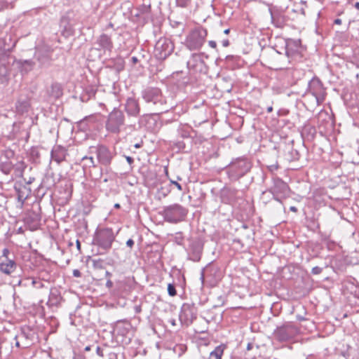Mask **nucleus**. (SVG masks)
Returning <instances> with one entry per match:
<instances>
[{"label": "nucleus", "mask_w": 359, "mask_h": 359, "mask_svg": "<svg viewBox=\"0 0 359 359\" xmlns=\"http://www.w3.org/2000/svg\"><path fill=\"white\" fill-rule=\"evenodd\" d=\"M116 236L113 230L110 228H100L97 229L93 238V244L97 245L103 252L100 254L102 255L108 252L112 246Z\"/></svg>", "instance_id": "1"}, {"label": "nucleus", "mask_w": 359, "mask_h": 359, "mask_svg": "<svg viewBox=\"0 0 359 359\" xmlns=\"http://www.w3.org/2000/svg\"><path fill=\"white\" fill-rule=\"evenodd\" d=\"M252 168L251 162L245 157L233 160L228 166V174L233 180H237L244 176Z\"/></svg>", "instance_id": "2"}, {"label": "nucleus", "mask_w": 359, "mask_h": 359, "mask_svg": "<svg viewBox=\"0 0 359 359\" xmlns=\"http://www.w3.org/2000/svg\"><path fill=\"white\" fill-rule=\"evenodd\" d=\"M187 210L180 204L175 203L163 208L161 215L165 221L176 224L183 221L187 215Z\"/></svg>", "instance_id": "3"}, {"label": "nucleus", "mask_w": 359, "mask_h": 359, "mask_svg": "<svg viewBox=\"0 0 359 359\" xmlns=\"http://www.w3.org/2000/svg\"><path fill=\"white\" fill-rule=\"evenodd\" d=\"M207 35V30L202 27L191 30L185 40L187 48L190 50H199L204 44Z\"/></svg>", "instance_id": "4"}, {"label": "nucleus", "mask_w": 359, "mask_h": 359, "mask_svg": "<svg viewBox=\"0 0 359 359\" xmlns=\"http://www.w3.org/2000/svg\"><path fill=\"white\" fill-rule=\"evenodd\" d=\"M125 124V115L123 112L117 108H114L107 116L105 123L106 130L111 133H119L121 128Z\"/></svg>", "instance_id": "5"}, {"label": "nucleus", "mask_w": 359, "mask_h": 359, "mask_svg": "<svg viewBox=\"0 0 359 359\" xmlns=\"http://www.w3.org/2000/svg\"><path fill=\"white\" fill-rule=\"evenodd\" d=\"M269 191L273 195V198L280 203L289 198L290 196V189L287 184L281 179L276 178L273 180V184Z\"/></svg>", "instance_id": "6"}, {"label": "nucleus", "mask_w": 359, "mask_h": 359, "mask_svg": "<svg viewBox=\"0 0 359 359\" xmlns=\"http://www.w3.org/2000/svg\"><path fill=\"white\" fill-rule=\"evenodd\" d=\"M90 152L95 154L98 163L106 167L111 164L115 156V153L103 144L90 147Z\"/></svg>", "instance_id": "7"}, {"label": "nucleus", "mask_w": 359, "mask_h": 359, "mask_svg": "<svg viewBox=\"0 0 359 359\" xmlns=\"http://www.w3.org/2000/svg\"><path fill=\"white\" fill-rule=\"evenodd\" d=\"M174 45L166 38H161L155 45L154 53L157 59L165 60L173 51Z\"/></svg>", "instance_id": "8"}, {"label": "nucleus", "mask_w": 359, "mask_h": 359, "mask_svg": "<svg viewBox=\"0 0 359 359\" xmlns=\"http://www.w3.org/2000/svg\"><path fill=\"white\" fill-rule=\"evenodd\" d=\"M307 91L315 97L318 105L321 104L324 102L326 93L320 80L312 79L309 83Z\"/></svg>", "instance_id": "9"}, {"label": "nucleus", "mask_w": 359, "mask_h": 359, "mask_svg": "<svg viewBox=\"0 0 359 359\" xmlns=\"http://www.w3.org/2000/svg\"><path fill=\"white\" fill-rule=\"evenodd\" d=\"M10 251L4 248L2 255L0 256V271L6 275L13 273L17 267L16 262L9 257Z\"/></svg>", "instance_id": "10"}, {"label": "nucleus", "mask_w": 359, "mask_h": 359, "mask_svg": "<svg viewBox=\"0 0 359 359\" xmlns=\"http://www.w3.org/2000/svg\"><path fill=\"white\" fill-rule=\"evenodd\" d=\"M142 97L147 102H152L154 104L163 105L165 100L161 90L158 88H147L142 91Z\"/></svg>", "instance_id": "11"}, {"label": "nucleus", "mask_w": 359, "mask_h": 359, "mask_svg": "<svg viewBox=\"0 0 359 359\" xmlns=\"http://www.w3.org/2000/svg\"><path fill=\"white\" fill-rule=\"evenodd\" d=\"M41 217L40 214L38 212L32 210L26 213L24 218V222L29 230L34 231L39 229L41 224Z\"/></svg>", "instance_id": "12"}, {"label": "nucleus", "mask_w": 359, "mask_h": 359, "mask_svg": "<svg viewBox=\"0 0 359 359\" xmlns=\"http://www.w3.org/2000/svg\"><path fill=\"white\" fill-rule=\"evenodd\" d=\"M296 330L292 326H283L278 327L274 332V337L280 341H287L292 338Z\"/></svg>", "instance_id": "13"}, {"label": "nucleus", "mask_w": 359, "mask_h": 359, "mask_svg": "<svg viewBox=\"0 0 359 359\" xmlns=\"http://www.w3.org/2000/svg\"><path fill=\"white\" fill-rule=\"evenodd\" d=\"M95 44L98 46L97 48L99 50H103L104 53L106 51L111 52L114 44L112 40L109 36L106 34H101L96 41Z\"/></svg>", "instance_id": "14"}, {"label": "nucleus", "mask_w": 359, "mask_h": 359, "mask_svg": "<svg viewBox=\"0 0 359 359\" xmlns=\"http://www.w3.org/2000/svg\"><path fill=\"white\" fill-rule=\"evenodd\" d=\"M125 110L128 116H137L140 112L138 101L133 97L128 98L125 104Z\"/></svg>", "instance_id": "15"}, {"label": "nucleus", "mask_w": 359, "mask_h": 359, "mask_svg": "<svg viewBox=\"0 0 359 359\" xmlns=\"http://www.w3.org/2000/svg\"><path fill=\"white\" fill-rule=\"evenodd\" d=\"M50 154L52 160L59 164L65 160L67 151L65 147L60 145H55L52 149Z\"/></svg>", "instance_id": "16"}, {"label": "nucleus", "mask_w": 359, "mask_h": 359, "mask_svg": "<svg viewBox=\"0 0 359 359\" xmlns=\"http://www.w3.org/2000/svg\"><path fill=\"white\" fill-rule=\"evenodd\" d=\"M16 41H13L11 35L0 38V53L10 52L15 46Z\"/></svg>", "instance_id": "17"}, {"label": "nucleus", "mask_w": 359, "mask_h": 359, "mask_svg": "<svg viewBox=\"0 0 359 359\" xmlns=\"http://www.w3.org/2000/svg\"><path fill=\"white\" fill-rule=\"evenodd\" d=\"M36 59L40 63L41 66L48 65L50 62V54L45 50H36L35 55Z\"/></svg>", "instance_id": "18"}, {"label": "nucleus", "mask_w": 359, "mask_h": 359, "mask_svg": "<svg viewBox=\"0 0 359 359\" xmlns=\"http://www.w3.org/2000/svg\"><path fill=\"white\" fill-rule=\"evenodd\" d=\"M30 101L28 99H19L15 104L16 112L19 114L27 113L30 108Z\"/></svg>", "instance_id": "19"}, {"label": "nucleus", "mask_w": 359, "mask_h": 359, "mask_svg": "<svg viewBox=\"0 0 359 359\" xmlns=\"http://www.w3.org/2000/svg\"><path fill=\"white\" fill-rule=\"evenodd\" d=\"M187 316H176L175 318H170L168 319V323H170L172 327L185 325L188 326L191 323V319L190 320L187 319Z\"/></svg>", "instance_id": "20"}, {"label": "nucleus", "mask_w": 359, "mask_h": 359, "mask_svg": "<svg viewBox=\"0 0 359 359\" xmlns=\"http://www.w3.org/2000/svg\"><path fill=\"white\" fill-rule=\"evenodd\" d=\"M48 95L54 99H57L62 95V88L58 83H53L48 90Z\"/></svg>", "instance_id": "21"}, {"label": "nucleus", "mask_w": 359, "mask_h": 359, "mask_svg": "<svg viewBox=\"0 0 359 359\" xmlns=\"http://www.w3.org/2000/svg\"><path fill=\"white\" fill-rule=\"evenodd\" d=\"M271 21L276 27L281 28L286 23V18L280 13H271Z\"/></svg>", "instance_id": "22"}, {"label": "nucleus", "mask_w": 359, "mask_h": 359, "mask_svg": "<svg viewBox=\"0 0 359 359\" xmlns=\"http://www.w3.org/2000/svg\"><path fill=\"white\" fill-rule=\"evenodd\" d=\"M225 346L223 344L217 346L210 354L209 359H222Z\"/></svg>", "instance_id": "23"}, {"label": "nucleus", "mask_w": 359, "mask_h": 359, "mask_svg": "<svg viewBox=\"0 0 359 359\" xmlns=\"http://www.w3.org/2000/svg\"><path fill=\"white\" fill-rule=\"evenodd\" d=\"M194 131L193 129L189 126H182L178 129V133L180 137L182 138H189L191 137V133H194Z\"/></svg>", "instance_id": "24"}, {"label": "nucleus", "mask_w": 359, "mask_h": 359, "mask_svg": "<svg viewBox=\"0 0 359 359\" xmlns=\"http://www.w3.org/2000/svg\"><path fill=\"white\" fill-rule=\"evenodd\" d=\"M19 64L22 71L26 72L31 71L34 67V62L31 60H20Z\"/></svg>", "instance_id": "25"}, {"label": "nucleus", "mask_w": 359, "mask_h": 359, "mask_svg": "<svg viewBox=\"0 0 359 359\" xmlns=\"http://www.w3.org/2000/svg\"><path fill=\"white\" fill-rule=\"evenodd\" d=\"M0 168L4 173L9 174L13 169V165L10 161H6L5 162H1Z\"/></svg>", "instance_id": "26"}, {"label": "nucleus", "mask_w": 359, "mask_h": 359, "mask_svg": "<svg viewBox=\"0 0 359 359\" xmlns=\"http://www.w3.org/2000/svg\"><path fill=\"white\" fill-rule=\"evenodd\" d=\"M197 62H202L201 56L200 54L194 53L191 55V60L188 62L187 65L189 67L194 68L195 65H192L191 63Z\"/></svg>", "instance_id": "27"}, {"label": "nucleus", "mask_w": 359, "mask_h": 359, "mask_svg": "<svg viewBox=\"0 0 359 359\" xmlns=\"http://www.w3.org/2000/svg\"><path fill=\"white\" fill-rule=\"evenodd\" d=\"M182 312L184 314L187 312H189L191 314H194L195 313V307L190 304H184L182 306Z\"/></svg>", "instance_id": "28"}, {"label": "nucleus", "mask_w": 359, "mask_h": 359, "mask_svg": "<svg viewBox=\"0 0 359 359\" xmlns=\"http://www.w3.org/2000/svg\"><path fill=\"white\" fill-rule=\"evenodd\" d=\"M93 266L95 269H102L104 268V260L102 259H92Z\"/></svg>", "instance_id": "29"}, {"label": "nucleus", "mask_w": 359, "mask_h": 359, "mask_svg": "<svg viewBox=\"0 0 359 359\" xmlns=\"http://www.w3.org/2000/svg\"><path fill=\"white\" fill-rule=\"evenodd\" d=\"M32 285L33 287L37 289H41L45 287V285L43 283V282L41 280L40 278H32Z\"/></svg>", "instance_id": "30"}, {"label": "nucleus", "mask_w": 359, "mask_h": 359, "mask_svg": "<svg viewBox=\"0 0 359 359\" xmlns=\"http://www.w3.org/2000/svg\"><path fill=\"white\" fill-rule=\"evenodd\" d=\"M60 297L55 293L53 290L50 291L49 302H52V304H56L59 302Z\"/></svg>", "instance_id": "31"}, {"label": "nucleus", "mask_w": 359, "mask_h": 359, "mask_svg": "<svg viewBox=\"0 0 359 359\" xmlns=\"http://www.w3.org/2000/svg\"><path fill=\"white\" fill-rule=\"evenodd\" d=\"M83 161H88V163L87 164L89 167H96L97 165L95 164V160L93 156H84L82 158Z\"/></svg>", "instance_id": "32"}, {"label": "nucleus", "mask_w": 359, "mask_h": 359, "mask_svg": "<svg viewBox=\"0 0 359 359\" xmlns=\"http://www.w3.org/2000/svg\"><path fill=\"white\" fill-rule=\"evenodd\" d=\"M168 292L170 296L171 297H174L177 294V292H176V290H175V285L170 283L168 284Z\"/></svg>", "instance_id": "33"}, {"label": "nucleus", "mask_w": 359, "mask_h": 359, "mask_svg": "<svg viewBox=\"0 0 359 359\" xmlns=\"http://www.w3.org/2000/svg\"><path fill=\"white\" fill-rule=\"evenodd\" d=\"M191 2V0H176V4L177 6L185 8L187 7Z\"/></svg>", "instance_id": "34"}, {"label": "nucleus", "mask_w": 359, "mask_h": 359, "mask_svg": "<svg viewBox=\"0 0 359 359\" xmlns=\"http://www.w3.org/2000/svg\"><path fill=\"white\" fill-rule=\"evenodd\" d=\"M97 121V118L94 115H90L89 116L85 117L81 121V123H83L85 122H90V123H95Z\"/></svg>", "instance_id": "35"}, {"label": "nucleus", "mask_w": 359, "mask_h": 359, "mask_svg": "<svg viewBox=\"0 0 359 359\" xmlns=\"http://www.w3.org/2000/svg\"><path fill=\"white\" fill-rule=\"evenodd\" d=\"M323 269L322 268L319 266H315L312 269V273L315 275L320 274L322 272Z\"/></svg>", "instance_id": "36"}, {"label": "nucleus", "mask_w": 359, "mask_h": 359, "mask_svg": "<svg viewBox=\"0 0 359 359\" xmlns=\"http://www.w3.org/2000/svg\"><path fill=\"white\" fill-rule=\"evenodd\" d=\"M170 183L172 184H174L177 189L180 191H182V185L180 184H179L177 181H174L172 180H170Z\"/></svg>", "instance_id": "37"}, {"label": "nucleus", "mask_w": 359, "mask_h": 359, "mask_svg": "<svg viewBox=\"0 0 359 359\" xmlns=\"http://www.w3.org/2000/svg\"><path fill=\"white\" fill-rule=\"evenodd\" d=\"M73 276L76 278H79L81 276V273L78 269H74L73 271Z\"/></svg>", "instance_id": "38"}, {"label": "nucleus", "mask_w": 359, "mask_h": 359, "mask_svg": "<svg viewBox=\"0 0 359 359\" xmlns=\"http://www.w3.org/2000/svg\"><path fill=\"white\" fill-rule=\"evenodd\" d=\"M126 245L128 247L132 248L133 246L134 245V241L131 238L128 239L126 242Z\"/></svg>", "instance_id": "39"}, {"label": "nucleus", "mask_w": 359, "mask_h": 359, "mask_svg": "<svg viewBox=\"0 0 359 359\" xmlns=\"http://www.w3.org/2000/svg\"><path fill=\"white\" fill-rule=\"evenodd\" d=\"M176 146H177L180 149H184V147H185V144H184L183 142H178L177 143H176Z\"/></svg>", "instance_id": "40"}, {"label": "nucleus", "mask_w": 359, "mask_h": 359, "mask_svg": "<svg viewBox=\"0 0 359 359\" xmlns=\"http://www.w3.org/2000/svg\"><path fill=\"white\" fill-rule=\"evenodd\" d=\"M96 353L98 355H100L101 357L103 356V351L102 350V348L100 346H97Z\"/></svg>", "instance_id": "41"}, {"label": "nucleus", "mask_w": 359, "mask_h": 359, "mask_svg": "<svg viewBox=\"0 0 359 359\" xmlns=\"http://www.w3.org/2000/svg\"><path fill=\"white\" fill-rule=\"evenodd\" d=\"M200 257H201V251L198 250L196 253L194 254V261H198V260L200 259Z\"/></svg>", "instance_id": "42"}, {"label": "nucleus", "mask_w": 359, "mask_h": 359, "mask_svg": "<svg viewBox=\"0 0 359 359\" xmlns=\"http://www.w3.org/2000/svg\"><path fill=\"white\" fill-rule=\"evenodd\" d=\"M208 44L212 48H217V43L215 41H208Z\"/></svg>", "instance_id": "43"}, {"label": "nucleus", "mask_w": 359, "mask_h": 359, "mask_svg": "<svg viewBox=\"0 0 359 359\" xmlns=\"http://www.w3.org/2000/svg\"><path fill=\"white\" fill-rule=\"evenodd\" d=\"M126 159L130 165L133 164L134 162L133 158L130 156H126Z\"/></svg>", "instance_id": "44"}, {"label": "nucleus", "mask_w": 359, "mask_h": 359, "mask_svg": "<svg viewBox=\"0 0 359 359\" xmlns=\"http://www.w3.org/2000/svg\"><path fill=\"white\" fill-rule=\"evenodd\" d=\"M222 46L224 47H227L229 46V41L228 39H224L222 41Z\"/></svg>", "instance_id": "45"}, {"label": "nucleus", "mask_w": 359, "mask_h": 359, "mask_svg": "<svg viewBox=\"0 0 359 359\" xmlns=\"http://www.w3.org/2000/svg\"><path fill=\"white\" fill-rule=\"evenodd\" d=\"M106 286H107V287H109V288H110V287H111L113 286V283H112V281H111L110 279H109V280L107 281V283H106Z\"/></svg>", "instance_id": "46"}, {"label": "nucleus", "mask_w": 359, "mask_h": 359, "mask_svg": "<svg viewBox=\"0 0 359 359\" xmlns=\"http://www.w3.org/2000/svg\"><path fill=\"white\" fill-rule=\"evenodd\" d=\"M39 278H40V279H41V280H46V282H48V279H46V276H43V273H40V275H39Z\"/></svg>", "instance_id": "47"}, {"label": "nucleus", "mask_w": 359, "mask_h": 359, "mask_svg": "<svg viewBox=\"0 0 359 359\" xmlns=\"http://www.w3.org/2000/svg\"><path fill=\"white\" fill-rule=\"evenodd\" d=\"M334 24H336V25H341L342 22H341V19L337 18V19L334 20Z\"/></svg>", "instance_id": "48"}, {"label": "nucleus", "mask_w": 359, "mask_h": 359, "mask_svg": "<svg viewBox=\"0 0 359 359\" xmlns=\"http://www.w3.org/2000/svg\"><path fill=\"white\" fill-rule=\"evenodd\" d=\"M290 210L294 212H297V208L295 207V206H291L290 208Z\"/></svg>", "instance_id": "49"}, {"label": "nucleus", "mask_w": 359, "mask_h": 359, "mask_svg": "<svg viewBox=\"0 0 359 359\" xmlns=\"http://www.w3.org/2000/svg\"><path fill=\"white\" fill-rule=\"evenodd\" d=\"M105 276H106L107 278H110V277L111 276V273L109 271H107L105 272Z\"/></svg>", "instance_id": "50"}, {"label": "nucleus", "mask_w": 359, "mask_h": 359, "mask_svg": "<svg viewBox=\"0 0 359 359\" xmlns=\"http://www.w3.org/2000/svg\"><path fill=\"white\" fill-rule=\"evenodd\" d=\"M204 279H205V275H204V272L202 271L201 272V280H202V282L203 283L204 281Z\"/></svg>", "instance_id": "51"}, {"label": "nucleus", "mask_w": 359, "mask_h": 359, "mask_svg": "<svg viewBox=\"0 0 359 359\" xmlns=\"http://www.w3.org/2000/svg\"><path fill=\"white\" fill-rule=\"evenodd\" d=\"M25 166L24 165V163H23V162H21V163H20V167H19V168H21L22 170H24V169H25Z\"/></svg>", "instance_id": "52"}, {"label": "nucleus", "mask_w": 359, "mask_h": 359, "mask_svg": "<svg viewBox=\"0 0 359 359\" xmlns=\"http://www.w3.org/2000/svg\"><path fill=\"white\" fill-rule=\"evenodd\" d=\"M273 111V107L270 106L267 108V112L271 113Z\"/></svg>", "instance_id": "53"}, {"label": "nucleus", "mask_w": 359, "mask_h": 359, "mask_svg": "<svg viewBox=\"0 0 359 359\" xmlns=\"http://www.w3.org/2000/svg\"><path fill=\"white\" fill-rule=\"evenodd\" d=\"M76 246H77V248L79 250H80V248H81V243L79 242V240L76 241Z\"/></svg>", "instance_id": "54"}, {"label": "nucleus", "mask_w": 359, "mask_h": 359, "mask_svg": "<svg viewBox=\"0 0 359 359\" xmlns=\"http://www.w3.org/2000/svg\"><path fill=\"white\" fill-rule=\"evenodd\" d=\"M270 168H271V170H276V169L278 168V166H277V165H271V166H270Z\"/></svg>", "instance_id": "55"}, {"label": "nucleus", "mask_w": 359, "mask_h": 359, "mask_svg": "<svg viewBox=\"0 0 359 359\" xmlns=\"http://www.w3.org/2000/svg\"><path fill=\"white\" fill-rule=\"evenodd\" d=\"M294 153H295L296 156L294 158V159H298L299 158V153H298V151L295 150Z\"/></svg>", "instance_id": "56"}, {"label": "nucleus", "mask_w": 359, "mask_h": 359, "mask_svg": "<svg viewBox=\"0 0 359 359\" xmlns=\"http://www.w3.org/2000/svg\"><path fill=\"white\" fill-rule=\"evenodd\" d=\"M355 8L359 11V2H356L355 4Z\"/></svg>", "instance_id": "57"}, {"label": "nucleus", "mask_w": 359, "mask_h": 359, "mask_svg": "<svg viewBox=\"0 0 359 359\" xmlns=\"http://www.w3.org/2000/svg\"><path fill=\"white\" fill-rule=\"evenodd\" d=\"M132 60L134 63H136L137 62V58L136 57H133Z\"/></svg>", "instance_id": "58"}, {"label": "nucleus", "mask_w": 359, "mask_h": 359, "mask_svg": "<svg viewBox=\"0 0 359 359\" xmlns=\"http://www.w3.org/2000/svg\"><path fill=\"white\" fill-rule=\"evenodd\" d=\"M84 350L86 351H90V346H86Z\"/></svg>", "instance_id": "59"}, {"label": "nucleus", "mask_w": 359, "mask_h": 359, "mask_svg": "<svg viewBox=\"0 0 359 359\" xmlns=\"http://www.w3.org/2000/svg\"><path fill=\"white\" fill-rule=\"evenodd\" d=\"M141 147H142V145H141V144H140V143H137V144H135V148H137V149H138V148H140Z\"/></svg>", "instance_id": "60"}, {"label": "nucleus", "mask_w": 359, "mask_h": 359, "mask_svg": "<svg viewBox=\"0 0 359 359\" xmlns=\"http://www.w3.org/2000/svg\"><path fill=\"white\" fill-rule=\"evenodd\" d=\"M229 32H230V29H225V30L224 31V33L225 34H228Z\"/></svg>", "instance_id": "61"}, {"label": "nucleus", "mask_w": 359, "mask_h": 359, "mask_svg": "<svg viewBox=\"0 0 359 359\" xmlns=\"http://www.w3.org/2000/svg\"><path fill=\"white\" fill-rule=\"evenodd\" d=\"M114 208H120V205H119L118 203H116V204L114 205Z\"/></svg>", "instance_id": "62"}, {"label": "nucleus", "mask_w": 359, "mask_h": 359, "mask_svg": "<svg viewBox=\"0 0 359 359\" xmlns=\"http://www.w3.org/2000/svg\"><path fill=\"white\" fill-rule=\"evenodd\" d=\"M299 320H306V318H304V317L300 316V317H299Z\"/></svg>", "instance_id": "63"}, {"label": "nucleus", "mask_w": 359, "mask_h": 359, "mask_svg": "<svg viewBox=\"0 0 359 359\" xmlns=\"http://www.w3.org/2000/svg\"><path fill=\"white\" fill-rule=\"evenodd\" d=\"M274 68H275V69H282V67H279V66H278V65H274Z\"/></svg>", "instance_id": "64"}]
</instances>
